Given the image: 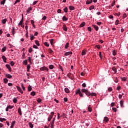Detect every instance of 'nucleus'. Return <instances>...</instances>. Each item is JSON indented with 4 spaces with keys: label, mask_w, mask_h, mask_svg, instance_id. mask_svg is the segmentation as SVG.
<instances>
[{
    "label": "nucleus",
    "mask_w": 128,
    "mask_h": 128,
    "mask_svg": "<svg viewBox=\"0 0 128 128\" xmlns=\"http://www.w3.org/2000/svg\"><path fill=\"white\" fill-rule=\"evenodd\" d=\"M81 92H84L86 94V96H90V94H90V92L88 90L84 88L81 90Z\"/></svg>",
    "instance_id": "f257e3e1"
},
{
    "label": "nucleus",
    "mask_w": 128,
    "mask_h": 128,
    "mask_svg": "<svg viewBox=\"0 0 128 128\" xmlns=\"http://www.w3.org/2000/svg\"><path fill=\"white\" fill-rule=\"evenodd\" d=\"M79 94V96H81V98L84 97V95L82 93V92H80V88L76 90V94Z\"/></svg>",
    "instance_id": "f03ea898"
},
{
    "label": "nucleus",
    "mask_w": 128,
    "mask_h": 128,
    "mask_svg": "<svg viewBox=\"0 0 128 128\" xmlns=\"http://www.w3.org/2000/svg\"><path fill=\"white\" fill-rule=\"evenodd\" d=\"M16 88L20 92V94H24V92H22V88H20V87L18 86H16Z\"/></svg>",
    "instance_id": "7ed1b4c3"
},
{
    "label": "nucleus",
    "mask_w": 128,
    "mask_h": 128,
    "mask_svg": "<svg viewBox=\"0 0 128 128\" xmlns=\"http://www.w3.org/2000/svg\"><path fill=\"white\" fill-rule=\"evenodd\" d=\"M6 66L9 72H12V68H10V64H6Z\"/></svg>",
    "instance_id": "20e7f679"
},
{
    "label": "nucleus",
    "mask_w": 128,
    "mask_h": 128,
    "mask_svg": "<svg viewBox=\"0 0 128 128\" xmlns=\"http://www.w3.org/2000/svg\"><path fill=\"white\" fill-rule=\"evenodd\" d=\"M56 120V118H53V120L52 121V123H51V128H54V120Z\"/></svg>",
    "instance_id": "39448f33"
},
{
    "label": "nucleus",
    "mask_w": 128,
    "mask_h": 128,
    "mask_svg": "<svg viewBox=\"0 0 128 128\" xmlns=\"http://www.w3.org/2000/svg\"><path fill=\"white\" fill-rule=\"evenodd\" d=\"M5 76L8 78H12V76L10 74H5Z\"/></svg>",
    "instance_id": "423d86ee"
},
{
    "label": "nucleus",
    "mask_w": 128,
    "mask_h": 128,
    "mask_svg": "<svg viewBox=\"0 0 128 128\" xmlns=\"http://www.w3.org/2000/svg\"><path fill=\"white\" fill-rule=\"evenodd\" d=\"M12 108H14V106H11L10 105H9L6 108V112H8V108L12 109Z\"/></svg>",
    "instance_id": "0eeeda50"
},
{
    "label": "nucleus",
    "mask_w": 128,
    "mask_h": 128,
    "mask_svg": "<svg viewBox=\"0 0 128 128\" xmlns=\"http://www.w3.org/2000/svg\"><path fill=\"white\" fill-rule=\"evenodd\" d=\"M70 54H72V52H68L64 53V56H70Z\"/></svg>",
    "instance_id": "6e6552de"
},
{
    "label": "nucleus",
    "mask_w": 128,
    "mask_h": 128,
    "mask_svg": "<svg viewBox=\"0 0 128 128\" xmlns=\"http://www.w3.org/2000/svg\"><path fill=\"white\" fill-rule=\"evenodd\" d=\"M70 46V44L68 42H66L64 46V48L68 50V47Z\"/></svg>",
    "instance_id": "1a4fd4ad"
},
{
    "label": "nucleus",
    "mask_w": 128,
    "mask_h": 128,
    "mask_svg": "<svg viewBox=\"0 0 128 128\" xmlns=\"http://www.w3.org/2000/svg\"><path fill=\"white\" fill-rule=\"evenodd\" d=\"M2 58L4 62H6V58L4 56H2Z\"/></svg>",
    "instance_id": "9d476101"
},
{
    "label": "nucleus",
    "mask_w": 128,
    "mask_h": 128,
    "mask_svg": "<svg viewBox=\"0 0 128 128\" xmlns=\"http://www.w3.org/2000/svg\"><path fill=\"white\" fill-rule=\"evenodd\" d=\"M92 26H93V28H94V30H96V32H98V26L96 25H93Z\"/></svg>",
    "instance_id": "9b49d317"
},
{
    "label": "nucleus",
    "mask_w": 128,
    "mask_h": 128,
    "mask_svg": "<svg viewBox=\"0 0 128 128\" xmlns=\"http://www.w3.org/2000/svg\"><path fill=\"white\" fill-rule=\"evenodd\" d=\"M14 124H16V122L12 121L10 126V128H14Z\"/></svg>",
    "instance_id": "f8f14e48"
},
{
    "label": "nucleus",
    "mask_w": 128,
    "mask_h": 128,
    "mask_svg": "<svg viewBox=\"0 0 128 128\" xmlns=\"http://www.w3.org/2000/svg\"><path fill=\"white\" fill-rule=\"evenodd\" d=\"M69 8L70 10H74V6H69Z\"/></svg>",
    "instance_id": "ddd939ff"
},
{
    "label": "nucleus",
    "mask_w": 128,
    "mask_h": 128,
    "mask_svg": "<svg viewBox=\"0 0 128 128\" xmlns=\"http://www.w3.org/2000/svg\"><path fill=\"white\" fill-rule=\"evenodd\" d=\"M8 20L6 18L5 19H3L2 20V24H6V21Z\"/></svg>",
    "instance_id": "4468645a"
},
{
    "label": "nucleus",
    "mask_w": 128,
    "mask_h": 128,
    "mask_svg": "<svg viewBox=\"0 0 128 128\" xmlns=\"http://www.w3.org/2000/svg\"><path fill=\"white\" fill-rule=\"evenodd\" d=\"M30 40H34V34H30Z\"/></svg>",
    "instance_id": "2eb2a0df"
},
{
    "label": "nucleus",
    "mask_w": 128,
    "mask_h": 128,
    "mask_svg": "<svg viewBox=\"0 0 128 128\" xmlns=\"http://www.w3.org/2000/svg\"><path fill=\"white\" fill-rule=\"evenodd\" d=\"M32 10V7H29L28 10L26 11V12L28 13L30 12V10Z\"/></svg>",
    "instance_id": "dca6fc26"
},
{
    "label": "nucleus",
    "mask_w": 128,
    "mask_h": 128,
    "mask_svg": "<svg viewBox=\"0 0 128 128\" xmlns=\"http://www.w3.org/2000/svg\"><path fill=\"white\" fill-rule=\"evenodd\" d=\"M86 54V50H82V56H84V54Z\"/></svg>",
    "instance_id": "f3484780"
},
{
    "label": "nucleus",
    "mask_w": 128,
    "mask_h": 128,
    "mask_svg": "<svg viewBox=\"0 0 128 128\" xmlns=\"http://www.w3.org/2000/svg\"><path fill=\"white\" fill-rule=\"evenodd\" d=\"M6 47L4 46V48H2V52H6Z\"/></svg>",
    "instance_id": "a211bd4d"
},
{
    "label": "nucleus",
    "mask_w": 128,
    "mask_h": 128,
    "mask_svg": "<svg viewBox=\"0 0 128 128\" xmlns=\"http://www.w3.org/2000/svg\"><path fill=\"white\" fill-rule=\"evenodd\" d=\"M8 78H4V84H8Z\"/></svg>",
    "instance_id": "6ab92c4d"
},
{
    "label": "nucleus",
    "mask_w": 128,
    "mask_h": 128,
    "mask_svg": "<svg viewBox=\"0 0 128 128\" xmlns=\"http://www.w3.org/2000/svg\"><path fill=\"white\" fill-rule=\"evenodd\" d=\"M18 112L20 114V116H22V109L20 107L18 108Z\"/></svg>",
    "instance_id": "aec40b11"
},
{
    "label": "nucleus",
    "mask_w": 128,
    "mask_h": 128,
    "mask_svg": "<svg viewBox=\"0 0 128 128\" xmlns=\"http://www.w3.org/2000/svg\"><path fill=\"white\" fill-rule=\"evenodd\" d=\"M104 121L105 122H108V117L106 116L104 117Z\"/></svg>",
    "instance_id": "412c9836"
},
{
    "label": "nucleus",
    "mask_w": 128,
    "mask_h": 128,
    "mask_svg": "<svg viewBox=\"0 0 128 128\" xmlns=\"http://www.w3.org/2000/svg\"><path fill=\"white\" fill-rule=\"evenodd\" d=\"M120 106L121 108H124V102L122 100L120 101Z\"/></svg>",
    "instance_id": "4be33fe9"
},
{
    "label": "nucleus",
    "mask_w": 128,
    "mask_h": 128,
    "mask_svg": "<svg viewBox=\"0 0 128 128\" xmlns=\"http://www.w3.org/2000/svg\"><path fill=\"white\" fill-rule=\"evenodd\" d=\"M112 70L113 72H114V74L116 73V67H113L112 68Z\"/></svg>",
    "instance_id": "5701e85b"
},
{
    "label": "nucleus",
    "mask_w": 128,
    "mask_h": 128,
    "mask_svg": "<svg viewBox=\"0 0 128 128\" xmlns=\"http://www.w3.org/2000/svg\"><path fill=\"white\" fill-rule=\"evenodd\" d=\"M121 80H122V82H126L127 78L126 77L122 78L121 77Z\"/></svg>",
    "instance_id": "b1692460"
},
{
    "label": "nucleus",
    "mask_w": 128,
    "mask_h": 128,
    "mask_svg": "<svg viewBox=\"0 0 128 128\" xmlns=\"http://www.w3.org/2000/svg\"><path fill=\"white\" fill-rule=\"evenodd\" d=\"M86 24V23L84 22H82L80 25V28H82L83 26H84V25Z\"/></svg>",
    "instance_id": "393cba45"
},
{
    "label": "nucleus",
    "mask_w": 128,
    "mask_h": 128,
    "mask_svg": "<svg viewBox=\"0 0 128 128\" xmlns=\"http://www.w3.org/2000/svg\"><path fill=\"white\" fill-rule=\"evenodd\" d=\"M63 30L65 32H66V30H68V28H66V25H64V26H63Z\"/></svg>",
    "instance_id": "a878e982"
},
{
    "label": "nucleus",
    "mask_w": 128,
    "mask_h": 128,
    "mask_svg": "<svg viewBox=\"0 0 128 128\" xmlns=\"http://www.w3.org/2000/svg\"><path fill=\"white\" fill-rule=\"evenodd\" d=\"M23 18H24V16H22V19L20 22L19 24H18V26H20V25L22 24V22H23L22 20H23Z\"/></svg>",
    "instance_id": "bb28decb"
},
{
    "label": "nucleus",
    "mask_w": 128,
    "mask_h": 128,
    "mask_svg": "<svg viewBox=\"0 0 128 128\" xmlns=\"http://www.w3.org/2000/svg\"><path fill=\"white\" fill-rule=\"evenodd\" d=\"M64 90L66 94H68L70 92V90H68V88H65Z\"/></svg>",
    "instance_id": "cd10ccee"
},
{
    "label": "nucleus",
    "mask_w": 128,
    "mask_h": 128,
    "mask_svg": "<svg viewBox=\"0 0 128 128\" xmlns=\"http://www.w3.org/2000/svg\"><path fill=\"white\" fill-rule=\"evenodd\" d=\"M28 124H29L30 128H34V124H32V122H29Z\"/></svg>",
    "instance_id": "c85d7f7f"
},
{
    "label": "nucleus",
    "mask_w": 128,
    "mask_h": 128,
    "mask_svg": "<svg viewBox=\"0 0 128 128\" xmlns=\"http://www.w3.org/2000/svg\"><path fill=\"white\" fill-rule=\"evenodd\" d=\"M30 64H27V72H30Z\"/></svg>",
    "instance_id": "c756f323"
},
{
    "label": "nucleus",
    "mask_w": 128,
    "mask_h": 128,
    "mask_svg": "<svg viewBox=\"0 0 128 128\" xmlns=\"http://www.w3.org/2000/svg\"><path fill=\"white\" fill-rule=\"evenodd\" d=\"M23 64H24V66H26L28 64V60H24L23 61Z\"/></svg>",
    "instance_id": "7c9ffc66"
},
{
    "label": "nucleus",
    "mask_w": 128,
    "mask_h": 128,
    "mask_svg": "<svg viewBox=\"0 0 128 128\" xmlns=\"http://www.w3.org/2000/svg\"><path fill=\"white\" fill-rule=\"evenodd\" d=\"M13 102H14V104H16V102H18V100L16 98H15L13 99Z\"/></svg>",
    "instance_id": "2f4dec72"
},
{
    "label": "nucleus",
    "mask_w": 128,
    "mask_h": 128,
    "mask_svg": "<svg viewBox=\"0 0 128 128\" xmlns=\"http://www.w3.org/2000/svg\"><path fill=\"white\" fill-rule=\"evenodd\" d=\"M52 116H48V122H50V120H52Z\"/></svg>",
    "instance_id": "473e14b6"
},
{
    "label": "nucleus",
    "mask_w": 128,
    "mask_h": 128,
    "mask_svg": "<svg viewBox=\"0 0 128 128\" xmlns=\"http://www.w3.org/2000/svg\"><path fill=\"white\" fill-rule=\"evenodd\" d=\"M46 70V67H42V68H40V70Z\"/></svg>",
    "instance_id": "72a5a7b5"
},
{
    "label": "nucleus",
    "mask_w": 128,
    "mask_h": 128,
    "mask_svg": "<svg viewBox=\"0 0 128 128\" xmlns=\"http://www.w3.org/2000/svg\"><path fill=\"white\" fill-rule=\"evenodd\" d=\"M6 120V119L5 118H0V122H4Z\"/></svg>",
    "instance_id": "f704fd0d"
},
{
    "label": "nucleus",
    "mask_w": 128,
    "mask_h": 128,
    "mask_svg": "<svg viewBox=\"0 0 128 128\" xmlns=\"http://www.w3.org/2000/svg\"><path fill=\"white\" fill-rule=\"evenodd\" d=\"M94 6H92L89 8L90 10H94Z\"/></svg>",
    "instance_id": "c9c22d12"
},
{
    "label": "nucleus",
    "mask_w": 128,
    "mask_h": 128,
    "mask_svg": "<svg viewBox=\"0 0 128 128\" xmlns=\"http://www.w3.org/2000/svg\"><path fill=\"white\" fill-rule=\"evenodd\" d=\"M35 43L36 44V46H40V42L38 40H35Z\"/></svg>",
    "instance_id": "e433bc0d"
},
{
    "label": "nucleus",
    "mask_w": 128,
    "mask_h": 128,
    "mask_svg": "<svg viewBox=\"0 0 128 128\" xmlns=\"http://www.w3.org/2000/svg\"><path fill=\"white\" fill-rule=\"evenodd\" d=\"M92 0H90V1H87L86 2V4H92Z\"/></svg>",
    "instance_id": "4c0bfd02"
},
{
    "label": "nucleus",
    "mask_w": 128,
    "mask_h": 128,
    "mask_svg": "<svg viewBox=\"0 0 128 128\" xmlns=\"http://www.w3.org/2000/svg\"><path fill=\"white\" fill-rule=\"evenodd\" d=\"M88 110L90 112H92V108H90V106H88Z\"/></svg>",
    "instance_id": "58836bf2"
},
{
    "label": "nucleus",
    "mask_w": 128,
    "mask_h": 128,
    "mask_svg": "<svg viewBox=\"0 0 128 128\" xmlns=\"http://www.w3.org/2000/svg\"><path fill=\"white\" fill-rule=\"evenodd\" d=\"M112 54L113 56H116V50H112Z\"/></svg>",
    "instance_id": "ea45409f"
},
{
    "label": "nucleus",
    "mask_w": 128,
    "mask_h": 128,
    "mask_svg": "<svg viewBox=\"0 0 128 128\" xmlns=\"http://www.w3.org/2000/svg\"><path fill=\"white\" fill-rule=\"evenodd\" d=\"M62 20H64V21L68 20V18L66 17V16H64L62 17Z\"/></svg>",
    "instance_id": "a19ab883"
},
{
    "label": "nucleus",
    "mask_w": 128,
    "mask_h": 128,
    "mask_svg": "<svg viewBox=\"0 0 128 128\" xmlns=\"http://www.w3.org/2000/svg\"><path fill=\"white\" fill-rule=\"evenodd\" d=\"M6 0H2L0 2V4H6Z\"/></svg>",
    "instance_id": "79ce46f5"
},
{
    "label": "nucleus",
    "mask_w": 128,
    "mask_h": 128,
    "mask_svg": "<svg viewBox=\"0 0 128 128\" xmlns=\"http://www.w3.org/2000/svg\"><path fill=\"white\" fill-rule=\"evenodd\" d=\"M10 64L12 66H14V61H11L10 62Z\"/></svg>",
    "instance_id": "37998d69"
},
{
    "label": "nucleus",
    "mask_w": 128,
    "mask_h": 128,
    "mask_svg": "<svg viewBox=\"0 0 128 128\" xmlns=\"http://www.w3.org/2000/svg\"><path fill=\"white\" fill-rule=\"evenodd\" d=\"M114 82H116V83H118V78H116V77H115L114 78Z\"/></svg>",
    "instance_id": "c03bdc74"
},
{
    "label": "nucleus",
    "mask_w": 128,
    "mask_h": 128,
    "mask_svg": "<svg viewBox=\"0 0 128 128\" xmlns=\"http://www.w3.org/2000/svg\"><path fill=\"white\" fill-rule=\"evenodd\" d=\"M32 86H28V90L29 92H30V91H32Z\"/></svg>",
    "instance_id": "a18cd8bd"
},
{
    "label": "nucleus",
    "mask_w": 128,
    "mask_h": 128,
    "mask_svg": "<svg viewBox=\"0 0 128 128\" xmlns=\"http://www.w3.org/2000/svg\"><path fill=\"white\" fill-rule=\"evenodd\" d=\"M31 96H36V92H32L30 94Z\"/></svg>",
    "instance_id": "49530a36"
},
{
    "label": "nucleus",
    "mask_w": 128,
    "mask_h": 128,
    "mask_svg": "<svg viewBox=\"0 0 128 128\" xmlns=\"http://www.w3.org/2000/svg\"><path fill=\"white\" fill-rule=\"evenodd\" d=\"M64 12H68V8L66 7L64 8Z\"/></svg>",
    "instance_id": "de8ad7c7"
},
{
    "label": "nucleus",
    "mask_w": 128,
    "mask_h": 128,
    "mask_svg": "<svg viewBox=\"0 0 128 128\" xmlns=\"http://www.w3.org/2000/svg\"><path fill=\"white\" fill-rule=\"evenodd\" d=\"M44 44L46 46H50V44L48 43V42H45Z\"/></svg>",
    "instance_id": "09e8293b"
},
{
    "label": "nucleus",
    "mask_w": 128,
    "mask_h": 128,
    "mask_svg": "<svg viewBox=\"0 0 128 128\" xmlns=\"http://www.w3.org/2000/svg\"><path fill=\"white\" fill-rule=\"evenodd\" d=\"M99 56H100V58H101V60H102V52H99Z\"/></svg>",
    "instance_id": "8fccbe9b"
},
{
    "label": "nucleus",
    "mask_w": 128,
    "mask_h": 128,
    "mask_svg": "<svg viewBox=\"0 0 128 128\" xmlns=\"http://www.w3.org/2000/svg\"><path fill=\"white\" fill-rule=\"evenodd\" d=\"M48 50L50 54H52L53 51L52 50L51 48H49V49Z\"/></svg>",
    "instance_id": "3c124183"
},
{
    "label": "nucleus",
    "mask_w": 128,
    "mask_h": 128,
    "mask_svg": "<svg viewBox=\"0 0 128 128\" xmlns=\"http://www.w3.org/2000/svg\"><path fill=\"white\" fill-rule=\"evenodd\" d=\"M38 102H42V99L40 98H38L37 100Z\"/></svg>",
    "instance_id": "603ef678"
},
{
    "label": "nucleus",
    "mask_w": 128,
    "mask_h": 128,
    "mask_svg": "<svg viewBox=\"0 0 128 128\" xmlns=\"http://www.w3.org/2000/svg\"><path fill=\"white\" fill-rule=\"evenodd\" d=\"M112 110H113L114 112H116V110H117L116 108H112Z\"/></svg>",
    "instance_id": "864d4df0"
},
{
    "label": "nucleus",
    "mask_w": 128,
    "mask_h": 128,
    "mask_svg": "<svg viewBox=\"0 0 128 128\" xmlns=\"http://www.w3.org/2000/svg\"><path fill=\"white\" fill-rule=\"evenodd\" d=\"M50 44L52 45V44H54V39H51L50 40Z\"/></svg>",
    "instance_id": "5fc2aeb1"
},
{
    "label": "nucleus",
    "mask_w": 128,
    "mask_h": 128,
    "mask_svg": "<svg viewBox=\"0 0 128 128\" xmlns=\"http://www.w3.org/2000/svg\"><path fill=\"white\" fill-rule=\"evenodd\" d=\"M49 68H50V70H52V68H54V65H50L49 66Z\"/></svg>",
    "instance_id": "6e6d98bb"
},
{
    "label": "nucleus",
    "mask_w": 128,
    "mask_h": 128,
    "mask_svg": "<svg viewBox=\"0 0 128 128\" xmlns=\"http://www.w3.org/2000/svg\"><path fill=\"white\" fill-rule=\"evenodd\" d=\"M32 52V48H30L28 50V52Z\"/></svg>",
    "instance_id": "4d7b16f0"
},
{
    "label": "nucleus",
    "mask_w": 128,
    "mask_h": 128,
    "mask_svg": "<svg viewBox=\"0 0 128 128\" xmlns=\"http://www.w3.org/2000/svg\"><path fill=\"white\" fill-rule=\"evenodd\" d=\"M22 88L23 90H26V88H24V84H22Z\"/></svg>",
    "instance_id": "13d9d810"
},
{
    "label": "nucleus",
    "mask_w": 128,
    "mask_h": 128,
    "mask_svg": "<svg viewBox=\"0 0 128 128\" xmlns=\"http://www.w3.org/2000/svg\"><path fill=\"white\" fill-rule=\"evenodd\" d=\"M96 48H98V50H100V45H96Z\"/></svg>",
    "instance_id": "bf43d9fd"
},
{
    "label": "nucleus",
    "mask_w": 128,
    "mask_h": 128,
    "mask_svg": "<svg viewBox=\"0 0 128 128\" xmlns=\"http://www.w3.org/2000/svg\"><path fill=\"white\" fill-rule=\"evenodd\" d=\"M108 92H112V87L108 88Z\"/></svg>",
    "instance_id": "052dcab7"
},
{
    "label": "nucleus",
    "mask_w": 128,
    "mask_h": 128,
    "mask_svg": "<svg viewBox=\"0 0 128 128\" xmlns=\"http://www.w3.org/2000/svg\"><path fill=\"white\" fill-rule=\"evenodd\" d=\"M82 86L83 88H86V83H84L82 84Z\"/></svg>",
    "instance_id": "680f3d73"
},
{
    "label": "nucleus",
    "mask_w": 128,
    "mask_h": 128,
    "mask_svg": "<svg viewBox=\"0 0 128 128\" xmlns=\"http://www.w3.org/2000/svg\"><path fill=\"white\" fill-rule=\"evenodd\" d=\"M88 32H92V28L91 27H88Z\"/></svg>",
    "instance_id": "e2e57ef3"
},
{
    "label": "nucleus",
    "mask_w": 128,
    "mask_h": 128,
    "mask_svg": "<svg viewBox=\"0 0 128 128\" xmlns=\"http://www.w3.org/2000/svg\"><path fill=\"white\" fill-rule=\"evenodd\" d=\"M118 22H119V21L118 20H116L115 22V24H116V26H118Z\"/></svg>",
    "instance_id": "0e129e2a"
},
{
    "label": "nucleus",
    "mask_w": 128,
    "mask_h": 128,
    "mask_svg": "<svg viewBox=\"0 0 128 128\" xmlns=\"http://www.w3.org/2000/svg\"><path fill=\"white\" fill-rule=\"evenodd\" d=\"M26 38H28V32L26 31Z\"/></svg>",
    "instance_id": "69168bd1"
},
{
    "label": "nucleus",
    "mask_w": 128,
    "mask_h": 128,
    "mask_svg": "<svg viewBox=\"0 0 128 128\" xmlns=\"http://www.w3.org/2000/svg\"><path fill=\"white\" fill-rule=\"evenodd\" d=\"M38 3V1H34V2H33V4L32 6H34V4H36Z\"/></svg>",
    "instance_id": "338daca9"
},
{
    "label": "nucleus",
    "mask_w": 128,
    "mask_h": 128,
    "mask_svg": "<svg viewBox=\"0 0 128 128\" xmlns=\"http://www.w3.org/2000/svg\"><path fill=\"white\" fill-rule=\"evenodd\" d=\"M8 86H12V83H8Z\"/></svg>",
    "instance_id": "774afa93"
}]
</instances>
